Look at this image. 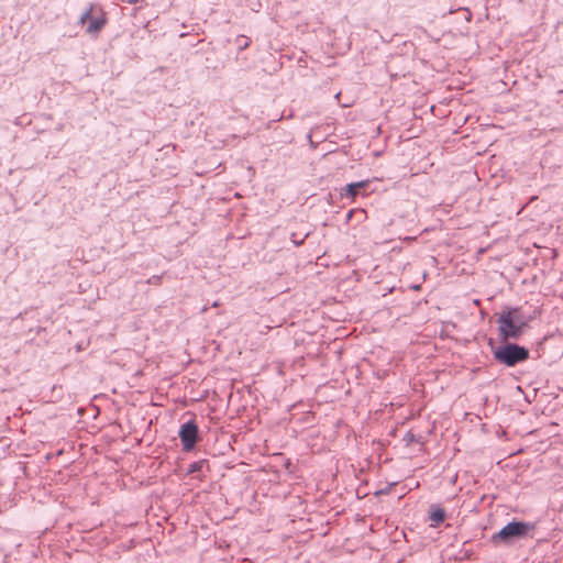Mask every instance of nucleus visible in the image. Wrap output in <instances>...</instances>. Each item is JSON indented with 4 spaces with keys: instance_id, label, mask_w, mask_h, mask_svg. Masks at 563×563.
<instances>
[{
    "instance_id": "nucleus-16",
    "label": "nucleus",
    "mask_w": 563,
    "mask_h": 563,
    "mask_svg": "<svg viewBox=\"0 0 563 563\" xmlns=\"http://www.w3.org/2000/svg\"><path fill=\"white\" fill-rule=\"evenodd\" d=\"M284 118V114H280V118L277 119V121L282 120ZM273 122H276V120H274Z\"/></svg>"
},
{
    "instance_id": "nucleus-12",
    "label": "nucleus",
    "mask_w": 563,
    "mask_h": 563,
    "mask_svg": "<svg viewBox=\"0 0 563 563\" xmlns=\"http://www.w3.org/2000/svg\"><path fill=\"white\" fill-rule=\"evenodd\" d=\"M395 485H396V483H391V484H389L388 486H386V487H384V488H382V489L377 490V492L375 493V495H376V496L388 495V494L391 492V487H393V486H395Z\"/></svg>"
},
{
    "instance_id": "nucleus-14",
    "label": "nucleus",
    "mask_w": 563,
    "mask_h": 563,
    "mask_svg": "<svg viewBox=\"0 0 563 563\" xmlns=\"http://www.w3.org/2000/svg\"><path fill=\"white\" fill-rule=\"evenodd\" d=\"M464 10H465V11H466V13H467L466 20H467V21H471V19H472V13H471L467 9H464Z\"/></svg>"
},
{
    "instance_id": "nucleus-6",
    "label": "nucleus",
    "mask_w": 563,
    "mask_h": 563,
    "mask_svg": "<svg viewBox=\"0 0 563 563\" xmlns=\"http://www.w3.org/2000/svg\"><path fill=\"white\" fill-rule=\"evenodd\" d=\"M371 184L372 181L368 179L346 184L343 188H341L340 195L342 198L354 200L357 196H365L368 192H372L373 189H369Z\"/></svg>"
},
{
    "instance_id": "nucleus-4",
    "label": "nucleus",
    "mask_w": 563,
    "mask_h": 563,
    "mask_svg": "<svg viewBox=\"0 0 563 563\" xmlns=\"http://www.w3.org/2000/svg\"><path fill=\"white\" fill-rule=\"evenodd\" d=\"M107 22L108 18L106 11L100 5L96 4H90L79 18V24L86 25V32L90 35L100 33Z\"/></svg>"
},
{
    "instance_id": "nucleus-5",
    "label": "nucleus",
    "mask_w": 563,
    "mask_h": 563,
    "mask_svg": "<svg viewBox=\"0 0 563 563\" xmlns=\"http://www.w3.org/2000/svg\"><path fill=\"white\" fill-rule=\"evenodd\" d=\"M178 437L181 450L185 453L195 451L197 444L201 441V434L198 423L195 419H189L180 424Z\"/></svg>"
},
{
    "instance_id": "nucleus-15",
    "label": "nucleus",
    "mask_w": 563,
    "mask_h": 563,
    "mask_svg": "<svg viewBox=\"0 0 563 563\" xmlns=\"http://www.w3.org/2000/svg\"><path fill=\"white\" fill-rule=\"evenodd\" d=\"M139 1H140V0H128V3H130V4H135V3H137Z\"/></svg>"
},
{
    "instance_id": "nucleus-1",
    "label": "nucleus",
    "mask_w": 563,
    "mask_h": 563,
    "mask_svg": "<svg viewBox=\"0 0 563 563\" xmlns=\"http://www.w3.org/2000/svg\"><path fill=\"white\" fill-rule=\"evenodd\" d=\"M497 345L493 338L487 341L496 363L506 367H515L525 363L530 357V350L511 340H500Z\"/></svg>"
},
{
    "instance_id": "nucleus-13",
    "label": "nucleus",
    "mask_w": 563,
    "mask_h": 563,
    "mask_svg": "<svg viewBox=\"0 0 563 563\" xmlns=\"http://www.w3.org/2000/svg\"><path fill=\"white\" fill-rule=\"evenodd\" d=\"M355 212H356L355 210H350V211L347 212V214H346V220H347V221H350V220L352 219V217H353V214H354ZM357 212H358V213H364V211H363V210H360V211H357Z\"/></svg>"
},
{
    "instance_id": "nucleus-11",
    "label": "nucleus",
    "mask_w": 563,
    "mask_h": 563,
    "mask_svg": "<svg viewBox=\"0 0 563 563\" xmlns=\"http://www.w3.org/2000/svg\"><path fill=\"white\" fill-rule=\"evenodd\" d=\"M402 441L406 443V445H410V444L417 442L418 440H417V437L415 433H412L411 431H408L405 433Z\"/></svg>"
},
{
    "instance_id": "nucleus-3",
    "label": "nucleus",
    "mask_w": 563,
    "mask_h": 563,
    "mask_svg": "<svg viewBox=\"0 0 563 563\" xmlns=\"http://www.w3.org/2000/svg\"><path fill=\"white\" fill-rule=\"evenodd\" d=\"M536 527V522L514 519L492 536V542L494 544L511 545L519 540L533 538Z\"/></svg>"
},
{
    "instance_id": "nucleus-9",
    "label": "nucleus",
    "mask_w": 563,
    "mask_h": 563,
    "mask_svg": "<svg viewBox=\"0 0 563 563\" xmlns=\"http://www.w3.org/2000/svg\"><path fill=\"white\" fill-rule=\"evenodd\" d=\"M251 40L245 35H238L235 38V45L240 52L246 49L250 46Z\"/></svg>"
},
{
    "instance_id": "nucleus-7",
    "label": "nucleus",
    "mask_w": 563,
    "mask_h": 563,
    "mask_svg": "<svg viewBox=\"0 0 563 563\" xmlns=\"http://www.w3.org/2000/svg\"><path fill=\"white\" fill-rule=\"evenodd\" d=\"M446 517L444 508L439 504H432L429 509V520L431 521L430 527H438L441 525Z\"/></svg>"
},
{
    "instance_id": "nucleus-8",
    "label": "nucleus",
    "mask_w": 563,
    "mask_h": 563,
    "mask_svg": "<svg viewBox=\"0 0 563 563\" xmlns=\"http://www.w3.org/2000/svg\"><path fill=\"white\" fill-rule=\"evenodd\" d=\"M208 463L207 460H200V461H195L192 463H190L187 467V474L188 475H191V474H196V473H199L202 471L203 466Z\"/></svg>"
},
{
    "instance_id": "nucleus-10",
    "label": "nucleus",
    "mask_w": 563,
    "mask_h": 563,
    "mask_svg": "<svg viewBox=\"0 0 563 563\" xmlns=\"http://www.w3.org/2000/svg\"><path fill=\"white\" fill-rule=\"evenodd\" d=\"M309 232L305 233L302 236H300L299 234L297 233H292L291 236H290V240L291 242L296 245V246H300L303 244L305 240L309 236Z\"/></svg>"
},
{
    "instance_id": "nucleus-2",
    "label": "nucleus",
    "mask_w": 563,
    "mask_h": 563,
    "mask_svg": "<svg viewBox=\"0 0 563 563\" xmlns=\"http://www.w3.org/2000/svg\"><path fill=\"white\" fill-rule=\"evenodd\" d=\"M497 322L500 340H518L528 327V319L519 307H505L499 313Z\"/></svg>"
}]
</instances>
